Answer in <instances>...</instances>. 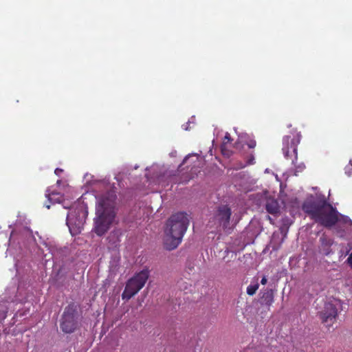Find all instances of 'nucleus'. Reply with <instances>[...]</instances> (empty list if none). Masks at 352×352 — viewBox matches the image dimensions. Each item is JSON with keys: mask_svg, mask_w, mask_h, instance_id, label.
<instances>
[{"mask_svg": "<svg viewBox=\"0 0 352 352\" xmlns=\"http://www.w3.org/2000/svg\"><path fill=\"white\" fill-rule=\"evenodd\" d=\"M302 208L312 219L324 226L331 227L338 221L336 208L324 198L311 197L304 201Z\"/></svg>", "mask_w": 352, "mask_h": 352, "instance_id": "f257e3e1", "label": "nucleus"}, {"mask_svg": "<svg viewBox=\"0 0 352 352\" xmlns=\"http://www.w3.org/2000/svg\"><path fill=\"white\" fill-rule=\"evenodd\" d=\"M116 195L114 192L108 193L107 197L102 196L96 207V215L94 231L98 236L107 232L109 225L113 221L114 214L111 210Z\"/></svg>", "mask_w": 352, "mask_h": 352, "instance_id": "f03ea898", "label": "nucleus"}, {"mask_svg": "<svg viewBox=\"0 0 352 352\" xmlns=\"http://www.w3.org/2000/svg\"><path fill=\"white\" fill-rule=\"evenodd\" d=\"M188 224V214L182 212H177L168 219L165 232L173 241L180 242Z\"/></svg>", "mask_w": 352, "mask_h": 352, "instance_id": "7ed1b4c3", "label": "nucleus"}, {"mask_svg": "<svg viewBox=\"0 0 352 352\" xmlns=\"http://www.w3.org/2000/svg\"><path fill=\"white\" fill-rule=\"evenodd\" d=\"M80 315L78 311V305L70 303L65 307L60 319V329L65 333H72L79 327Z\"/></svg>", "mask_w": 352, "mask_h": 352, "instance_id": "20e7f679", "label": "nucleus"}, {"mask_svg": "<svg viewBox=\"0 0 352 352\" xmlns=\"http://www.w3.org/2000/svg\"><path fill=\"white\" fill-rule=\"evenodd\" d=\"M47 239L48 238L42 231L33 232L27 226L16 224L10 233L9 242L11 241L13 242H45Z\"/></svg>", "mask_w": 352, "mask_h": 352, "instance_id": "39448f33", "label": "nucleus"}, {"mask_svg": "<svg viewBox=\"0 0 352 352\" xmlns=\"http://www.w3.org/2000/svg\"><path fill=\"white\" fill-rule=\"evenodd\" d=\"M149 276V271L144 269L133 277L131 278L126 284L122 294V298L126 301L135 296L145 285Z\"/></svg>", "mask_w": 352, "mask_h": 352, "instance_id": "423d86ee", "label": "nucleus"}, {"mask_svg": "<svg viewBox=\"0 0 352 352\" xmlns=\"http://www.w3.org/2000/svg\"><path fill=\"white\" fill-rule=\"evenodd\" d=\"M87 216V211L82 206L77 207L69 212L67 217V225L72 236L81 232Z\"/></svg>", "mask_w": 352, "mask_h": 352, "instance_id": "0eeeda50", "label": "nucleus"}, {"mask_svg": "<svg viewBox=\"0 0 352 352\" xmlns=\"http://www.w3.org/2000/svg\"><path fill=\"white\" fill-rule=\"evenodd\" d=\"M340 308V304L337 300L324 303L322 309L318 312V314L322 322L326 327H330L336 322Z\"/></svg>", "mask_w": 352, "mask_h": 352, "instance_id": "6e6552de", "label": "nucleus"}, {"mask_svg": "<svg viewBox=\"0 0 352 352\" xmlns=\"http://www.w3.org/2000/svg\"><path fill=\"white\" fill-rule=\"evenodd\" d=\"M301 135L297 133L293 138L289 135L283 138V153L285 159L291 160L292 164L296 166L298 160L297 147L300 142Z\"/></svg>", "mask_w": 352, "mask_h": 352, "instance_id": "1a4fd4ad", "label": "nucleus"}, {"mask_svg": "<svg viewBox=\"0 0 352 352\" xmlns=\"http://www.w3.org/2000/svg\"><path fill=\"white\" fill-rule=\"evenodd\" d=\"M231 214V210L227 206L219 207L216 218L219 223L222 226L223 228H226L229 225Z\"/></svg>", "mask_w": 352, "mask_h": 352, "instance_id": "9d476101", "label": "nucleus"}, {"mask_svg": "<svg viewBox=\"0 0 352 352\" xmlns=\"http://www.w3.org/2000/svg\"><path fill=\"white\" fill-rule=\"evenodd\" d=\"M45 197L47 198V202L45 203V206L48 209L50 208V204L59 203L63 199V195L60 193L52 191L50 188L47 189Z\"/></svg>", "mask_w": 352, "mask_h": 352, "instance_id": "9b49d317", "label": "nucleus"}, {"mask_svg": "<svg viewBox=\"0 0 352 352\" xmlns=\"http://www.w3.org/2000/svg\"><path fill=\"white\" fill-rule=\"evenodd\" d=\"M260 303L270 306L274 301V291L272 289H267L263 292H261Z\"/></svg>", "mask_w": 352, "mask_h": 352, "instance_id": "f8f14e48", "label": "nucleus"}, {"mask_svg": "<svg viewBox=\"0 0 352 352\" xmlns=\"http://www.w3.org/2000/svg\"><path fill=\"white\" fill-rule=\"evenodd\" d=\"M265 209L268 213L272 214H277L280 212V207L278 201L272 198L267 199Z\"/></svg>", "mask_w": 352, "mask_h": 352, "instance_id": "ddd939ff", "label": "nucleus"}, {"mask_svg": "<svg viewBox=\"0 0 352 352\" xmlns=\"http://www.w3.org/2000/svg\"><path fill=\"white\" fill-rule=\"evenodd\" d=\"M231 142H232V138H231L230 133H226L224 136L222 145L221 146V152H222L223 155H226L227 156L230 155V153H229L230 151L228 150H227L226 147V145L228 144H230Z\"/></svg>", "mask_w": 352, "mask_h": 352, "instance_id": "4468645a", "label": "nucleus"}, {"mask_svg": "<svg viewBox=\"0 0 352 352\" xmlns=\"http://www.w3.org/2000/svg\"><path fill=\"white\" fill-rule=\"evenodd\" d=\"M259 287V284L258 283V278L256 280L254 284L249 285L247 287V294L250 296H253L256 294V292Z\"/></svg>", "mask_w": 352, "mask_h": 352, "instance_id": "2eb2a0df", "label": "nucleus"}, {"mask_svg": "<svg viewBox=\"0 0 352 352\" xmlns=\"http://www.w3.org/2000/svg\"><path fill=\"white\" fill-rule=\"evenodd\" d=\"M255 163L254 156L252 153H251L249 156L247 157L246 162L244 165L241 166V168H244L246 166L252 165Z\"/></svg>", "mask_w": 352, "mask_h": 352, "instance_id": "dca6fc26", "label": "nucleus"}, {"mask_svg": "<svg viewBox=\"0 0 352 352\" xmlns=\"http://www.w3.org/2000/svg\"><path fill=\"white\" fill-rule=\"evenodd\" d=\"M178 243H164V248L166 250L171 251L177 248Z\"/></svg>", "mask_w": 352, "mask_h": 352, "instance_id": "f3484780", "label": "nucleus"}, {"mask_svg": "<svg viewBox=\"0 0 352 352\" xmlns=\"http://www.w3.org/2000/svg\"><path fill=\"white\" fill-rule=\"evenodd\" d=\"M247 144L250 148H254L256 146V143L255 140H251L248 142Z\"/></svg>", "mask_w": 352, "mask_h": 352, "instance_id": "a211bd4d", "label": "nucleus"}, {"mask_svg": "<svg viewBox=\"0 0 352 352\" xmlns=\"http://www.w3.org/2000/svg\"><path fill=\"white\" fill-rule=\"evenodd\" d=\"M305 168V166L304 164L299 165L296 166V172H301Z\"/></svg>", "mask_w": 352, "mask_h": 352, "instance_id": "6ab92c4d", "label": "nucleus"}, {"mask_svg": "<svg viewBox=\"0 0 352 352\" xmlns=\"http://www.w3.org/2000/svg\"><path fill=\"white\" fill-rule=\"evenodd\" d=\"M347 263L349 265V266L352 268V252L349 254L347 260Z\"/></svg>", "mask_w": 352, "mask_h": 352, "instance_id": "aec40b11", "label": "nucleus"}, {"mask_svg": "<svg viewBox=\"0 0 352 352\" xmlns=\"http://www.w3.org/2000/svg\"><path fill=\"white\" fill-rule=\"evenodd\" d=\"M63 170L61 169V168H56L55 170H54V173L57 175V176H60V174L63 173Z\"/></svg>", "mask_w": 352, "mask_h": 352, "instance_id": "412c9836", "label": "nucleus"}, {"mask_svg": "<svg viewBox=\"0 0 352 352\" xmlns=\"http://www.w3.org/2000/svg\"><path fill=\"white\" fill-rule=\"evenodd\" d=\"M235 251H236V250H230V248H226V250H225V252H226V254H228L230 252H231L232 253V254H234V256H236Z\"/></svg>", "mask_w": 352, "mask_h": 352, "instance_id": "4be33fe9", "label": "nucleus"}, {"mask_svg": "<svg viewBox=\"0 0 352 352\" xmlns=\"http://www.w3.org/2000/svg\"><path fill=\"white\" fill-rule=\"evenodd\" d=\"M267 279L266 276H264L262 278V279H261V283L262 285H265V284L267 283Z\"/></svg>", "mask_w": 352, "mask_h": 352, "instance_id": "5701e85b", "label": "nucleus"}, {"mask_svg": "<svg viewBox=\"0 0 352 352\" xmlns=\"http://www.w3.org/2000/svg\"><path fill=\"white\" fill-rule=\"evenodd\" d=\"M188 125H189V122H187V123L186 124L185 127H184V129H185V130H188Z\"/></svg>", "mask_w": 352, "mask_h": 352, "instance_id": "b1692460", "label": "nucleus"}, {"mask_svg": "<svg viewBox=\"0 0 352 352\" xmlns=\"http://www.w3.org/2000/svg\"><path fill=\"white\" fill-rule=\"evenodd\" d=\"M272 248H273V250H276L278 248H276V247L275 246V245H273V246H272Z\"/></svg>", "mask_w": 352, "mask_h": 352, "instance_id": "393cba45", "label": "nucleus"}, {"mask_svg": "<svg viewBox=\"0 0 352 352\" xmlns=\"http://www.w3.org/2000/svg\"><path fill=\"white\" fill-rule=\"evenodd\" d=\"M61 183V181L60 180H58L57 181V184H60Z\"/></svg>", "mask_w": 352, "mask_h": 352, "instance_id": "a878e982", "label": "nucleus"}, {"mask_svg": "<svg viewBox=\"0 0 352 352\" xmlns=\"http://www.w3.org/2000/svg\"><path fill=\"white\" fill-rule=\"evenodd\" d=\"M268 219L272 221V218L270 216H267Z\"/></svg>", "mask_w": 352, "mask_h": 352, "instance_id": "bb28decb", "label": "nucleus"}, {"mask_svg": "<svg viewBox=\"0 0 352 352\" xmlns=\"http://www.w3.org/2000/svg\"><path fill=\"white\" fill-rule=\"evenodd\" d=\"M320 242H324V241H323V239H322V238H320Z\"/></svg>", "mask_w": 352, "mask_h": 352, "instance_id": "cd10ccee", "label": "nucleus"}, {"mask_svg": "<svg viewBox=\"0 0 352 352\" xmlns=\"http://www.w3.org/2000/svg\"><path fill=\"white\" fill-rule=\"evenodd\" d=\"M188 157H186L184 160V163L187 160Z\"/></svg>", "mask_w": 352, "mask_h": 352, "instance_id": "c85d7f7f", "label": "nucleus"}]
</instances>
